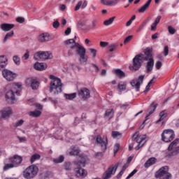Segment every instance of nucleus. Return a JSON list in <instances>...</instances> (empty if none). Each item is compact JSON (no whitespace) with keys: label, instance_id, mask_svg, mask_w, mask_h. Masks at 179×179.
Instances as JSON below:
<instances>
[{"label":"nucleus","instance_id":"obj_1","mask_svg":"<svg viewBox=\"0 0 179 179\" xmlns=\"http://www.w3.org/2000/svg\"><path fill=\"white\" fill-rule=\"evenodd\" d=\"M86 162H87V157L85 155H80L79 159L74 162V164L76 166L74 170L78 177L85 178L87 176V171L82 169V167L86 166Z\"/></svg>","mask_w":179,"mask_h":179},{"label":"nucleus","instance_id":"obj_2","mask_svg":"<svg viewBox=\"0 0 179 179\" xmlns=\"http://www.w3.org/2000/svg\"><path fill=\"white\" fill-rule=\"evenodd\" d=\"M50 79L51 81L49 92L52 93L53 96H57V94L62 92V83L61 82V79L53 75L50 76Z\"/></svg>","mask_w":179,"mask_h":179},{"label":"nucleus","instance_id":"obj_3","mask_svg":"<svg viewBox=\"0 0 179 179\" xmlns=\"http://www.w3.org/2000/svg\"><path fill=\"white\" fill-rule=\"evenodd\" d=\"M10 90L6 93V99L15 101V94L20 96V90H22L21 83H12L9 85Z\"/></svg>","mask_w":179,"mask_h":179},{"label":"nucleus","instance_id":"obj_4","mask_svg":"<svg viewBox=\"0 0 179 179\" xmlns=\"http://www.w3.org/2000/svg\"><path fill=\"white\" fill-rule=\"evenodd\" d=\"M145 139H146V135H143L141 136H139V132H136L132 136L133 143L129 144V150H132V149H134V146H135V142L138 143L135 149L136 150H139L141 148H143V145H145V141L141 145V143H142V142H143V141H145Z\"/></svg>","mask_w":179,"mask_h":179},{"label":"nucleus","instance_id":"obj_5","mask_svg":"<svg viewBox=\"0 0 179 179\" xmlns=\"http://www.w3.org/2000/svg\"><path fill=\"white\" fill-rule=\"evenodd\" d=\"M64 44L66 45L63 49L64 55L67 54L68 57H73V50H76V41L74 39H67L64 41Z\"/></svg>","mask_w":179,"mask_h":179},{"label":"nucleus","instance_id":"obj_6","mask_svg":"<svg viewBox=\"0 0 179 179\" xmlns=\"http://www.w3.org/2000/svg\"><path fill=\"white\" fill-rule=\"evenodd\" d=\"M76 52L78 55L80 64H85L87 62L88 57L86 55V48L80 45L79 43L76 42Z\"/></svg>","mask_w":179,"mask_h":179},{"label":"nucleus","instance_id":"obj_7","mask_svg":"<svg viewBox=\"0 0 179 179\" xmlns=\"http://www.w3.org/2000/svg\"><path fill=\"white\" fill-rule=\"evenodd\" d=\"M38 167L36 165H31L23 171V177L26 179H32L37 176Z\"/></svg>","mask_w":179,"mask_h":179},{"label":"nucleus","instance_id":"obj_8","mask_svg":"<svg viewBox=\"0 0 179 179\" xmlns=\"http://www.w3.org/2000/svg\"><path fill=\"white\" fill-rule=\"evenodd\" d=\"M155 177L159 179H171L173 176L171 173H169V166H165L155 172Z\"/></svg>","mask_w":179,"mask_h":179},{"label":"nucleus","instance_id":"obj_9","mask_svg":"<svg viewBox=\"0 0 179 179\" xmlns=\"http://www.w3.org/2000/svg\"><path fill=\"white\" fill-rule=\"evenodd\" d=\"M161 136L163 142L169 143L176 138V133L173 129H165L162 133Z\"/></svg>","mask_w":179,"mask_h":179},{"label":"nucleus","instance_id":"obj_10","mask_svg":"<svg viewBox=\"0 0 179 179\" xmlns=\"http://www.w3.org/2000/svg\"><path fill=\"white\" fill-rule=\"evenodd\" d=\"M141 58H143V54L140 53L134 57L133 59V66H129L131 71H139L142 66V60Z\"/></svg>","mask_w":179,"mask_h":179},{"label":"nucleus","instance_id":"obj_11","mask_svg":"<svg viewBox=\"0 0 179 179\" xmlns=\"http://www.w3.org/2000/svg\"><path fill=\"white\" fill-rule=\"evenodd\" d=\"M179 142V138L175 139L168 147V150L172 152L167 155L168 157H171V156H177L179 153V146H177V143Z\"/></svg>","mask_w":179,"mask_h":179},{"label":"nucleus","instance_id":"obj_12","mask_svg":"<svg viewBox=\"0 0 179 179\" xmlns=\"http://www.w3.org/2000/svg\"><path fill=\"white\" fill-rule=\"evenodd\" d=\"M96 143L101 147V151L105 152L107 150V145H108V140L107 139L106 136L101 137V136L98 135L96 137Z\"/></svg>","mask_w":179,"mask_h":179},{"label":"nucleus","instance_id":"obj_13","mask_svg":"<svg viewBox=\"0 0 179 179\" xmlns=\"http://www.w3.org/2000/svg\"><path fill=\"white\" fill-rule=\"evenodd\" d=\"M25 85L27 87H31L32 90H37L38 86H40V82H38L36 78L29 77L26 79Z\"/></svg>","mask_w":179,"mask_h":179},{"label":"nucleus","instance_id":"obj_14","mask_svg":"<svg viewBox=\"0 0 179 179\" xmlns=\"http://www.w3.org/2000/svg\"><path fill=\"white\" fill-rule=\"evenodd\" d=\"M143 79H145V76L141 75L139 76L137 79H134L130 82L131 86L136 88V92H139V89H141V85L143 83Z\"/></svg>","mask_w":179,"mask_h":179},{"label":"nucleus","instance_id":"obj_15","mask_svg":"<svg viewBox=\"0 0 179 179\" xmlns=\"http://www.w3.org/2000/svg\"><path fill=\"white\" fill-rule=\"evenodd\" d=\"M2 75L5 80H8V82H12L16 79V73L12 72L10 70H8L4 69L2 71Z\"/></svg>","mask_w":179,"mask_h":179},{"label":"nucleus","instance_id":"obj_16","mask_svg":"<svg viewBox=\"0 0 179 179\" xmlns=\"http://www.w3.org/2000/svg\"><path fill=\"white\" fill-rule=\"evenodd\" d=\"M78 94L84 101L90 99V90L87 87L80 88L78 91Z\"/></svg>","mask_w":179,"mask_h":179},{"label":"nucleus","instance_id":"obj_17","mask_svg":"<svg viewBox=\"0 0 179 179\" xmlns=\"http://www.w3.org/2000/svg\"><path fill=\"white\" fill-rule=\"evenodd\" d=\"M36 56L41 61H45L47 59H52V53H51V52H48V51H38L36 52Z\"/></svg>","mask_w":179,"mask_h":179},{"label":"nucleus","instance_id":"obj_18","mask_svg":"<svg viewBox=\"0 0 179 179\" xmlns=\"http://www.w3.org/2000/svg\"><path fill=\"white\" fill-rule=\"evenodd\" d=\"M117 169H118V164H115V166H112L108 169L107 171L103 173L102 178L103 179H108L111 177V174H114L115 171H117Z\"/></svg>","mask_w":179,"mask_h":179},{"label":"nucleus","instance_id":"obj_19","mask_svg":"<svg viewBox=\"0 0 179 179\" xmlns=\"http://www.w3.org/2000/svg\"><path fill=\"white\" fill-rule=\"evenodd\" d=\"M12 108L10 107L3 108L1 110H0V118H9L10 115H12Z\"/></svg>","mask_w":179,"mask_h":179},{"label":"nucleus","instance_id":"obj_20","mask_svg":"<svg viewBox=\"0 0 179 179\" xmlns=\"http://www.w3.org/2000/svg\"><path fill=\"white\" fill-rule=\"evenodd\" d=\"M9 160L11 163H13L14 167H17L22 164V162H23V157L19 155H14L13 157H10Z\"/></svg>","mask_w":179,"mask_h":179},{"label":"nucleus","instance_id":"obj_21","mask_svg":"<svg viewBox=\"0 0 179 179\" xmlns=\"http://www.w3.org/2000/svg\"><path fill=\"white\" fill-rule=\"evenodd\" d=\"M156 108H157V104L152 103L150 107L148 113L146 114L145 120L143 121V124H145L146 121H148L150 115H152L156 111Z\"/></svg>","mask_w":179,"mask_h":179},{"label":"nucleus","instance_id":"obj_22","mask_svg":"<svg viewBox=\"0 0 179 179\" xmlns=\"http://www.w3.org/2000/svg\"><path fill=\"white\" fill-rule=\"evenodd\" d=\"M157 163V159L156 157L149 158L144 164L145 169H149L151 166H153Z\"/></svg>","mask_w":179,"mask_h":179},{"label":"nucleus","instance_id":"obj_23","mask_svg":"<svg viewBox=\"0 0 179 179\" xmlns=\"http://www.w3.org/2000/svg\"><path fill=\"white\" fill-rule=\"evenodd\" d=\"M146 64V73H149L153 71V66H155V59L153 58H150L148 60Z\"/></svg>","mask_w":179,"mask_h":179},{"label":"nucleus","instance_id":"obj_24","mask_svg":"<svg viewBox=\"0 0 179 179\" xmlns=\"http://www.w3.org/2000/svg\"><path fill=\"white\" fill-rule=\"evenodd\" d=\"M47 64L36 62L34 64V68L36 71H45L47 69Z\"/></svg>","mask_w":179,"mask_h":179},{"label":"nucleus","instance_id":"obj_25","mask_svg":"<svg viewBox=\"0 0 179 179\" xmlns=\"http://www.w3.org/2000/svg\"><path fill=\"white\" fill-rule=\"evenodd\" d=\"M38 41L39 43H45L50 41V34L48 33H43L38 36Z\"/></svg>","mask_w":179,"mask_h":179},{"label":"nucleus","instance_id":"obj_26","mask_svg":"<svg viewBox=\"0 0 179 179\" xmlns=\"http://www.w3.org/2000/svg\"><path fill=\"white\" fill-rule=\"evenodd\" d=\"M153 51L152 48H147L144 51V55L145 57H144V61H148V59H150V58H153V55H152V52Z\"/></svg>","mask_w":179,"mask_h":179},{"label":"nucleus","instance_id":"obj_27","mask_svg":"<svg viewBox=\"0 0 179 179\" xmlns=\"http://www.w3.org/2000/svg\"><path fill=\"white\" fill-rule=\"evenodd\" d=\"M13 27H15V24L7 23L1 24L0 26V29H1L3 31H9L10 30H12Z\"/></svg>","mask_w":179,"mask_h":179},{"label":"nucleus","instance_id":"obj_28","mask_svg":"<svg viewBox=\"0 0 179 179\" xmlns=\"http://www.w3.org/2000/svg\"><path fill=\"white\" fill-rule=\"evenodd\" d=\"M87 6V1H79L75 7L74 10H79V9H85Z\"/></svg>","mask_w":179,"mask_h":179},{"label":"nucleus","instance_id":"obj_29","mask_svg":"<svg viewBox=\"0 0 179 179\" xmlns=\"http://www.w3.org/2000/svg\"><path fill=\"white\" fill-rule=\"evenodd\" d=\"M8 65V59L5 56L0 57V71Z\"/></svg>","mask_w":179,"mask_h":179},{"label":"nucleus","instance_id":"obj_30","mask_svg":"<svg viewBox=\"0 0 179 179\" xmlns=\"http://www.w3.org/2000/svg\"><path fill=\"white\" fill-rule=\"evenodd\" d=\"M151 3H152V0H148L146 2V3H145L141 8L138 9L139 13H143V12H146V10L149 8Z\"/></svg>","mask_w":179,"mask_h":179},{"label":"nucleus","instance_id":"obj_31","mask_svg":"<svg viewBox=\"0 0 179 179\" xmlns=\"http://www.w3.org/2000/svg\"><path fill=\"white\" fill-rule=\"evenodd\" d=\"M114 73L116 74V76L117 78H120V79H122V78H125V73L122 71L121 69H116L114 71Z\"/></svg>","mask_w":179,"mask_h":179},{"label":"nucleus","instance_id":"obj_32","mask_svg":"<svg viewBox=\"0 0 179 179\" xmlns=\"http://www.w3.org/2000/svg\"><path fill=\"white\" fill-rule=\"evenodd\" d=\"M40 159H41V155L37 153L34 154L31 157L30 163L33 164L34 162H36V160H40Z\"/></svg>","mask_w":179,"mask_h":179},{"label":"nucleus","instance_id":"obj_33","mask_svg":"<svg viewBox=\"0 0 179 179\" xmlns=\"http://www.w3.org/2000/svg\"><path fill=\"white\" fill-rule=\"evenodd\" d=\"M117 89H119L120 92H124V90H127V83H119L117 85Z\"/></svg>","mask_w":179,"mask_h":179},{"label":"nucleus","instance_id":"obj_34","mask_svg":"<svg viewBox=\"0 0 179 179\" xmlns=\"http://www.w3.org/2000/svg\"><path fill=\"white\" fill-rule=\"evenodd\" d=\"M30 117H34V118H37L38 117H40L41 115V111L40 110H34L29 113Z\"/></svg>","mask_w":179,"mask_h":179},{"label":"nucleus","instance_id":"obj_35","mask_svg":"<svg viewBox=\"0 0 179 179\" xmlns=\"http://www.w3.org/2000/svg\"><path fill=\"white\" fill-rule=\"evenodd\" d=\"M104 116L113 118V117H114V109H107L105 112Z\"/></svg>","mask_w":179,"mask_h":179},{"label":"nucleus","instance_id":"obj_36","mask_svg":"<svg viewBox=\"0 0 179 179\" xmlns=\"http://www.w3.org/2000/svg\"><path fill=\"white\" fill-rule=\"evenodd\" d=\"M64 97L67 100H73V99H76V92L72 94H64Z\"/></svg>","mask_w":179,"mask_h":179},{"label":"nucleus","instance_id":"obj_37","mask_svg":"<svg viewBox=\"0 0 179 179\" xmlns=\"http://www.w3.org/2000/svg\"><path fill=\"white\" fill-rule=\"evenodd\" d=\"M65 160V157L64 155H60L57 158L53 159V162L58 164L59 163H62Z\"/></svg>","mask_w":179,"mask_h":179},{"label":"nucleus","instance_id":"obj_38","mask_svg":"<svg viewBox=\"0 0 179 179\" xmlns=\"http://www.w3.org/2000/svg\"><path fill=\"white\" fill-rule=\"evenodd\" d=\"M13 34H15V32H13V31H11L8 33H7L3 38V43H6L7 40H8V38H10V37L13 36Z\"/></svg>","mask_w":179,"mask_h":179},{"label":"nucleus","instance_id":"obj_39","mask_svg":"<svg viewBox=\"0 0 179 179\" xmlns=\"http://www.w3.org/2000/svg\"><path fill=\"white\" fill-rule=\"evenodd\" d=\"M114 19H115V17H112L109 18L108 20H106L103 22V24L105 26H110V24H113V22H114Z\"/></svg>","mask_w":179,"mask_h":179},{"label":"nucleus","instance_id":"obj_40","mask_svg":"<svg viewBox=\"0 0 179 179\" xmlns=\"http://www.w3.org/2000/svg\"><path fill=\"white\" fill-rule=\"evenodd\" d=\"M117 48H118V44H117V43H113L108 46V50H109L110 52H113V51H115V50H117Z\"/></svg>","mask_w":179,"mask_h":179},{"label":"nucleus","instance_id":"obj_41","mask_svg":"<svg viewBox=\"0 0 179 179\" xmlns=\"http://www.w3.org/2000/svg\"><path fill=\"white\" fill-rule=\"evenodd\" d=\"M13 61L15 65H20V57L17 55H14L13 57Z\"/></svg>","mask_w":179,"mask_h":179},{"label":"nucleus","instance_id":"obj_42","mask_svg":"<svg viewBox=\"0 0 179 179\" xmlns=\"http://www.w3.org/2000/svg\"><path fill=\"white\" fill-rule=\"evenodd\" d=\"M119 2L120 0H108V6H115Z\"/></svg>","mask_w":179,"mask_h":179},{"label":"nucleus","instance_id":"obj_43","mask_svg":"<svg viewBox=\"0 0 179 179\" xmlns=\"http://www.w3.org/2000/svg\"><path fill=\"white\" fill-rule=\"evenodd\" d=\"M148 23H149V19H146L143 23L142 24L138 27L137 31H141V30H143V27H145V26H146L148 24Z\"/></svg>","mask_w":179,"mask_h":179},{"label":"nucleus","instance_id":"obj_44","mask_svg":"<svg viewBox=\"0 0 179 179\" xmlns=\"http://www.w3.org/2000/svg\"><path fill=\"white\" fill-rule=\"evenodd\" d=\"M64 167L66 171H69L72 169L71 162H64Z\"/></svg>","mask_w":179,"mask_h":179},{"label":"nucleus","instance_id":"obj_45","mask_svg":"<svg viewBox=\"0 0 179 179\" xmlns=\"http://www.w3.org/2000/svg\"><path fill=\"white\" fill-rule=\"evenodd\" d=\"M13 167H15V165L13 164V163L7 164L3 166V171H7V170H9V169H13Z\"/></svg>","mask_w":179,"mask_h":179},{"label":"nucleus","instance_id":"obj_46","mask_svg":"<svg viewBox=\"0 0 179 179\" xmlns=\"http://www.w3.org/2000/svg\"><path fill=\"white\" fill-rule=\"evenodd\" d=\"M120 148H121V145H120V143L115 144V146L113 148L114 155H117V153H118V150H120Z\"/></svg>","mask_w":179,"mask_h":179},{"label":"nucleus","instance_id":"obj_47","mask_svg":"<svg viewBox=\"0 0 179 179\" xmlns=\"http://www.w3.org/2000/svg\"><path fill=\"white\" fill-rule=\"evenodd\" d=\"M80 151L78 149H76V150H72L70 152L69 155L70 156H78V155H79Z\"/></svg>","mask_w":179,"mask_h":179},{"label":"nucleus","instance_id":"obj_48","mask_svg":"<svg viewBox=\"0 0 179 179\" xmlns=\"http://www.w3.org/2000/svg\"><path fill=\"white\" fill-rule=\"evenodd\" d=\"M118 136L121 137L122 136V134L120 133L119 131H112V137L115 138H118Z\"/></svg>","mask_w":179,"mask_h":179},{"label":"nucleus","instance_id":"obj_49","mask_svg":"<svg viewBox=\"0 0 179 179\" xmlns=\"http://www.w3.org/2000/svg\"><path fill=\"white\" fill-rule=\"evenodd\" d=\"M168 31H169V34H176V30L173 27L169 26L168 27Z\"/></svg>","mask_w":179,"mask_h":179},{"label":"nucleus","instance_id":"obj_50","mask_svg":"<svg viewBox=\"0 0 179 179\" xmlns=\"http://www.w3.org/2000/svg\"><path fill=\"white\" fill-rule=\"evenodd\" d=\"M136 173H138V170H137V169L133 170V171L128 175V176L126 178V179H129V178H131V177H134V176H135V174H136Z\"/></svg>","mask_w":179,"mask_h":179},{"label":"nucleus","instance_id":"obj_51","mask_svg":"<svg viewBox=\"0 0 179 179\" xmlns=\"http://www.w3.org/2000/svg\"><path fill=\"white\" fill-rule=\"evenodd\" d=\"M23 124H24V120L21 119L15 124V128H17V127H22V125H23Z\"/></svg>","mask_w":179,"mask_h":179},{"label":"nucleus","instance_id":"obj_52","mask_svg":"<svg viewBox=\"0 0 179 179\" xmlns=\"http://www.w3.org/2000/svg\"><path fill=\"white\" fill-rule=\"evenodd\" d=\"M133 37L134 36L132 35H130V36H128L127 37H126L124 41V44H127V43H129L131 41V40H132Z\"/></svg>","mask_w":179,"mask_h":179},{"label":"nucleus","instance_id":"obj_53","mask_svg":"<svg viewBox=\"0 0 179 179\" xmlns=\"http://www.w3.org/2000/svg\"><path fill=\"white\" fill-rule=\"evenodd\" d=\"M160 118H162V120H164L166 117H167V113H166V110H162L159 113Z\"/></svg>","mask_w":179,"mask_h":179},{"label":"nucleus","instance_id":"obj_54","mask_svg":"<svg viewBox=\"0 0 179 179\" xmlns=\"http://www.w3.org/2000/svg\"><path fill=\"white\" fill-rule=\"evenodd\" d=\"M162 66H163V63H162V62L160 61H157L156 63H155V68L156 69H160L162 68Z\"/></svg>","mask_w":179,"mask_h":179},{"label":"nucleus","instance_id":"obj_55","mask_svg":"<svg viewBox=\"0 0 179 179\" xmlns=\"http://www.w3.org/2000/svg\"><path fill=\"white\" fill-rule=\"evenodd\" d=\"M53 29H58L59 27V22L58 20H55L52 23Z\"/></svg>","mask_w":179,"mask_h":179},{"label":"nucleus","instance_id":"obj_56","mask_svg":"<svg viewBox=\"0 0 179 179\" xmlns=\"http://www.w3.org/2000/svg\"><path fill=\"white\" fill-rule=\"evenodd\" d=\"M90 52H91V54H92V57L94 58H96V55L97 54V50H96V49L90 48Z\"/></svg>","mask_w":179,"mask_h":179},{"label":"nucleus","instance_id":"obj_57","mask_svg":"<svg viewBox=\"0 0 179 179\" xmlns=\"http://www.w3.org/2000/svg\"><path fill=\"white\" fill-rule=\"evenodd\" d=\"M164 55L167 57L169 55V46L166 45L164 48Z\"/></svg>","mask_w":179,"mask_h":179},{"label":"nucleus","instance_id":"obj_58","mask_svg":"<svg viewBox=\"0 0 179 179\" xmlns=\"http://www.w3.org/2000/svg\"><path fill=\"white\" fill-rule=\"evenodd\" d=\"M108 45V42H104V41H101L100 42V47L102 48H106Z\"/></svg>","mask_w":179,"mask_h":179},{"label":"nucleus","instance_id":"obj_59","mask_svg":"<svg viewBox=\"0 0 179 179\" xmlns=\"http://www.w3.org/2000/svg\"><path fill=\"white\" fill-rule=\"evenodd\" d=\"M16 22H17V23H24V17H17Z\"/></svg>","mask_w":179,"mask_h":179},{"label":"nucleus","instance_id":"obj_60","mask_svg":"<svg viewBox=\"0 0 179 179\" xmlns=\"http://www.w3.org/2000/svg\"><path fill=\"white\" fill-rule=\"evenodd\" d=\"M96 26H97V22L94 20V21L92 22V25H91L90 29L92 30H94V29H96Z\"/></svg>","mask_w":179,"mask_h":179},{"label":"nucleus","instance_id":"obj_61","mask_svg":"<svg viewBox=\"0 0 179 179\" xmlns=\"http://www.w3.org/2000/svg\"><path fill=\"white\" fill-rule=\"evenodd\" d=\"M71 27H68L65 31H64V34L66 36H69V34H71Z\"/></svg>","mask_w":179,"mask_h":179},{"label":"nucleus","instance_id":"obj_62","mask_svg":"<svg viewBox=\"0 0 179 179\" xmlns=\"http://www.w3.org/2000/svg\"><path fill=\"white\" fill-rule=\"evenodd\" d=\"M93 68L95 69V72H99L100 71V68H99V66L94 64H91Z\"/></svg>","mask_w":179,"mask_h":179},{"label":"nucleus","instance_id":"obj_63","mask_svg":"<svg viewBox=\"0 0 179 179\" xmlns=\"http://www.w3.org/2000/svg\"><path fill=\"white\" fill-rule=\"evenodd\" d=\"M159 37V33H155L151 36L152 40H156V38H158Z\"/></svg>","mask_w":179,"mask_h":179},{"label":"nucleus","instance_id":"obj_64","mask_svg":"<svg viewBox=\"0 0 179 179\" xmlns=\"http://www.w3.org/2000/svg\"><path fill=\"white\" fill-rule=\"evenodd\" d=\"M128 167H129V164L126 163L123 165L122 171H124L125 170H127V169H128Z\"/></svg>","mask_w":179,"mask_h":179}]
</instances>
